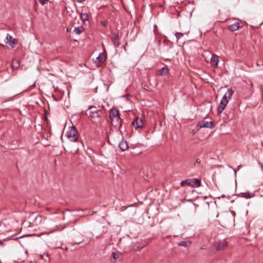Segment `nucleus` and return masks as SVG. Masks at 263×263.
I'll use <instances>...</instances> for the list:
<instances>
[{
  "label": "nucleus",
  "mask_w": 263,
  "mask_h": 263,
  "mask_svg": "<svg viewBox=\"0 0 263 263\" xmlns=\"http://www.w3.org/2000/svg\"><path fill=\"white\" fill-rule=\"evenodd\" d=\"M236 213L234 211L222 212L218 213L216 217L219 218V223L223 227L233 224L234 222Z\"/></svg>",
  "instance_id": "nucleus-1"
},
{
  "label": "nucleus",
  "mask_w": 263,
  "mask_h": 263,
  "mask_svg": "<svg viewBox=\"0 0 263 263\" xmlns=\"http://www.w3.org/2000/svg\"><path fill=\"white\" fill-rule=\"evenodd\" d=\"M234 91L232 89H228L227 91L223 96L220 104L217 108V113L218 114H221L222 111L225 109L227 104L229 102L230 99H231L232 96L234 93Z\"/></svg>",
  "instance_id": "nucleus-2"
},
{
  "label": "nucleus",
  "mask_w": 263,
  "mask_h": 263,
  "mask_svg": "<svg viewBox=\"0 0 263 263\" xmlns=\"http://www.w3.org/2000/svg\"><path fill=\"white\" fill-rule=\"evenodd\" d=\"M86 115L90 118L93 122L101 123L103 120L102 117L104 114V111L103 109L97 111L96 112H89V110H86Z\"/></svg>",
  "instance_id": "nucleus-3"
},
{
  "label": "nucleus",
  "mask_w": 263,
  "mask_h": 263,
  "mask_svg": "<svg viewBox=\"0 0 263 263\" xmlns=\"http://www.w3.org/2000/svg\"><path fill=\"white\" fill-rule=\"evenodd\" d=\"M66 135L71 141L78 142L81 145H83L82 141L79 140V133L74 126L69 127V130L66 133Z\"/></svg>",
  "instance_id": "nucleus-4"
},
{
  "label": "nucleus",
  "mask_w": 263,
  "mask_h": 263,
  "mask_svg": "<svg viewBox=\"0 0 263 263\" xmlns=\"http://www.w3.org/2000/svg\"><path fill=\"white\" fill-rule=\"evenodd\" d=\"M201 180L197 178L187 179L182 181L180 183L182 186L188 185L193 187H199L201 186Z\"/></svg>",
  "instance_id": "nucleus-5"
},
{
  "label": "nucleus",
  "mask_w": 263,
  "mask_h": 263,
  "mask_svg": "<svg viewBox=\"0 0 263 263\" xmlns=\"http://www.w3.org/2000/svg\"><path fill=\"white\" fill-rule=\"evenodd\" d=\"M110 38L114 45L118 47L120 45L119 33L118 32H112Z\"/></svg>",
  "instance_id": "nucleus-6"
},
{
  "label": "nucleus",
  "mask_w": 263,
  "mask_h": 263,
  "mask_svg": "<svg viewBox=\"0 0 263 263\" xmlns=\"http://www.w3.org/2000/svg\"><path fill=\"white\" fill-rule=\"evenodd\" d=\"M197 126L199 127V128L206 127L212 129L215 127V124L212 121L209 122L205 120H202L198 123Z\"/></svg>",
  "instance_id": "nucleus-7"
},
{
  "label": "nucleus",
  "mask_w": 263,
  "mask_h": 263,
  "mask_svg": "<svg viewBox=\"0 0 263 263\" xmlns=\"http://www.w3.org/2000/svg\"><path fill=\"white\" fill-rule=\"evenodd\" d=\"M228 246V242L225 240L215 242L214 243V247H215L216 251L214 252L215 253L217 251L222 250L226 248Z\"/></svg>",
  "instance_id": "nucleus-8"
},
{
  "label": "nucleus",
  "mask_w": 263,
  "mask_h": 263,
  "mask_svg": "<svg viewBox=\"0 0 263 263\" xmlns=\"http://www.w3.org/2000/svg\"><path fill=\"white\" fill-rule=\"evenodd\" d=\"M5 42L6 44H8L12 48L15 47L17 43V40L13 39L12 36L8 33L7 34L5 38Z\"/></svg>",
  "instance_id": "nucleus-9"
},
{
  "label": "nucleus",
  "mask_w": 263,
  "mask_h": 263,
  "mask_svg": "<svg viewBox=\"0 0 263 263\" xmlns=\"http://www.w3.org/2000/svg\"><path fill=\"white\" fill-rule=\"evenodd\" d=\"M112 126L116 127L118 126L119 129L121 130L122 126L123 120L120 117V116L110 119Z\"/></svg>",
  "instance_id": "nucleus-10"
},
{
  "label": "nucleus",
  "mask_w": 263,
  "mask_h": 263,
  "mask_svg": "<svg viewBox=\"0 0 263 263\" xmlns=\"http://www.w3.org/2000/svg\"><path fill=\"white\" fill-rule=\"evenodd\" d=\"M243 23L242 22H235L229 26L228 28L231 31H235L242 27Z\"/></svg>",
  "instance_id": "nucleus-11"
},
{
  "label": "nucleus",
  "mask_w": 263,
  "mask_h": 263,
  "mask_svg": "<svg viewBox=\"0 0 263 263\" xmlns=\"http://www.w3.org/2000/svg\"><path fill=\"white\" fill-rule=\"evenodd\" d=\"M106 55L103 52H101L99 53L98 56L96 58V61L95 62L97 63V65L98 66L102 65L106 60Z\"/></svg>",
  "instance_id": "nucleus-12"
},
{
  "label": "nucleus",
  "mask_w": 263,
  "mask_h": 263,
  "mask_svg": "<svg viewBox=\"0 0 263 263\" xmlns=\"http://www.w3.org/2000/svg\"><path fill=\"white\" fill-rule=\"evenodd\" d=\"M132 125L136 129H137L143 127V123L141 119L137 118L132 122Z\"/></svg>",
  "instance_id": "nucleus-13"
},
{
  "label": "nucleus",
  "mask_w": 263,
  "mask_h": 263,
  "mask_svg": "<svg viewBox=\"0 0 263 263\" xmlns=\"http://www.w3.org/2000/svg\"><path fill=\"white\" fill-rule=\"evenodd\" d=\"M120 116L119 111L114 108H112L109 110V118L110 119H114V118Z\"/></svg>",
  "instance_id": "nucleus-14"
},
{
  "label": "nucleus",
  "mask_w": 263,
  "mask_h": 263,
  "mask_svg": "<svg viewBox=\"0 0 263 263\" xmlns=\"http://www.w3.org/2000/svg\"><path fill=\"white\" fill-rule=\"evenodd\" d=\"M219 62L218 57L216 54H213L211 58V64L214 67H217Z\"/></svg>",
  "instance_id": "nucleus-15"
},
{
  "label": "nucleus",
  "mask_w": 263,
  "mask_h": 263,
  "mask_svg": "<svg viewBox=\"0 0 263 263\" xmlns=\"http://www.w3.org/2000/svg\"><path fill=\"white\" fill-rule=\"evenodd\" d=\"M119 146L122 151H125L128 148L127 142L125 140H122L119 144Z\"/></svg>",
  "instance_id": "nucleus-16"
},
{
  "label": "nucleus",
  "mask_w": 263,
  "mask_h": 263,
  "mask_svg": "<svg viewBox=\"0 0 263 263\" xmlns=\"http://www.w3.org/2000/svg\"><path fill=\"white\" fill-rule=\"evenodd\" d=\"M168 71V68L167 67H164L157 71V74L159 76H166Z\"/></svg>",
  "instance_id": "nucleus-17"
},
{
  "label": "nucleus",
  "mask_w": 263,
  "mask_h": 263,
  "mask_svg": "<svg viewBox=\"0 0 263 263\" xmlns=\"http://www.w3.org/2000/svg\"><path fill=\"white\" fill-rule=\"evenodd\" d=\"M84 31V28L82 26H80L77 27H75L74 30H73V32L76 34L79 35Z\"/></svg>",
  "instance_id": "nucleus-18"
},
{
  "label": "nucleus",
  "mask_w": 263,
  "mask_h": 263,
  "mask_svg": "<svg viewBox=\"0 0 263 263\" xmlns=\"http://www.w3.org/2000/svg\"><path fill=\"white\" fill-rule=\"evenodd\" d=\"M80 17L84 24H86V22L89 20V16L87 13H81Z\"/></svg>",
  "instance_id": "nucleus-19"
},
{
  "label": "nucleus",
  "mask_w": 263,
  "mask_h": 263,
  "mask_svg": "<svg viewBox=\"0 0 263 263\" xmlns=\"http://www.w3.org/2000/svg\"><path fill=\"white\" fill-rule=\"evenodd\" d=\"M20 62L18 60L14 59L12 61V67L13 69H17L20 67Z\"/></svg>",
  "instance_id": "nucleus-20"
},
{
  "label": "nucleus",
  "mask_w": 263,
  "mask_h": 263,
  "mask_svg": "<svg viewBox=\"0 0 263 263\" xmlns=\"http://www.w3.org/2000/svg\"><path fill=\"white\" fill-rule=\"evenodd\" d=\"M101 109H99L97 108L96 106H90L86 110H89V112H97Z\"/></svg>",
  "instance_id": "nucleus-21"
},
{
  "label": "nucleus",
  "mask_w": 263,
  "mask_h": 263,
  "mask_svg": "<svg viewBox=\"0 0 263 263\" xmlns=\"http://www.w3.org/2000/svg\"><path fill=\"white\" fill-rule=\"evenodd\" d=\"M178 245L180 246L186 247L187 246V242L185 241H181L178 243Z\"/></svg>",
  "instance_id": "nucleus-22"
},
{
  "label": "nucleus",
  "mask_w": 263,
  "mask_h": 263,
  "mask_svg": "<svg viewBox=\"0 0 263 263\" xmlns=\"http://www.w3.org/2000/svg\"><path fill=\"white\" fill-rule=\"evenodd\" d=\"M111 257L116 260L119 257V255L116 252H112Z\"/></svg>",
  "instance_id": "nucleus-23"
},
{
  "label": "nucleus",
  "mask_w": 263,
  "mask_h": 263,
  "mask_svg": "<svg viewBox=\"0 0 263 263\" xmlns=\"http://www.w3.org/2000/svg\"><path fill=\"white\" fill-rule=\"evenodd\" d=\"M48 0H39V2L42 5H44L47 3Z\"/></svg>",
  "instance_id": "nucleus-24"
},
{
  "label": "nucleus",
  "mask_w": 263,
  "mask_h": 263,
  "mask_svg": "<svg viewBox=\"0 0 263 263\" xmlns=\"http://www.w3.org/2000/svg\"><path fill=\"white\" fill-rule=\"evenodd\" d=\"M175 36L178 39L180 36H183V34L182 33L177 32L175 34Z\"/></svg>",
  "instance_id": "nucleus-25"
},
{
  "label": "nucleus",
  "mask_w": 263,
  "mask_h": 263,
  "mask_svg": "<svg viewBox=\"0 0 263 263\" xmlns=\"http://www.w3.org/2000/svg\"><path fill=\"white\" fill-rule=\"evenodd\" d=\"M143 248V247H138L137 248L135 249V251H140Z\"/></svg>",
  "instance_id": "nucleus-26"
},
{
  "label": "nucleus",
  "mask_w": 263,
  "mask_h": 263,
  "mask_svg": "<svg viewBox=\"0 0 263 263\" xmlns=\"http://www.w3.org/2000/svg\"><path fill=\"white\" fill-rule=\"evenodd\" d=\"M101 24L103 26H105L106 25V22L105 21H101Z\"/></svg>",
  "instance_id": "nucleus-27"
},
{
  "label": "nucleus",
  "mask_w": 263,
  "mask_h": 263,
  "mask_svg": "<svg viewBox=\"0 0 263 263\" xmlns=\"http://www.w3.org/2000/svg\"><path fill=\"white\" fill-rule=\"evenodd\" d=\"M77 14V12H76L75 14H74L73 15H72V14H70V15L72 17H73V18H76L77 17V15H76Z\"/></svg>",
  "instance_id": "nucleus-28"
},
{
  "label": "nucleus",
  "mask_w": 263,
  "mask_h": 263,
  "mask_svg": "<svg viewBox=\"0 0 263 263\" xmlns=\"http://www.w3.org/2000/svg\"><path fill=\"white\" fill-rule=\"evenodd\" d=\"M201 162L199 158H197L196 160V162L198 163H200Z\"/></svg>",
  "instance_id": "nucleus-29"
},
{
  "label": "nucleus",
  "mask_w": 263,
  "mask_h": 263,
  "mask_svg": "<svg viewBox=\"0 0 263 263\" xmlns=\"http://www.w3.org/2000/svg\"><path fill=\"white\" fill-rule=\"evenodd\" d=\"M0 246H4V241L0 240Z\"/></svg>",
  "instance_id": "nucleus-30"
},
{
  "label": "nucleus",
  "mask_w": 263,
  "mask_h": 263,
  "mask_svg": "<svg viewBox=\"0 0 263 263\" xmlns=\"http://www.w3.org/2000/svg\"><path fill=\"white\" fill-rule=\"evenodd\" d=\"M52 97L53 98L54 100L56 101H57V98L55 97L54 95H52Z\"/></svg>",
  "instance_id": "nucleus-31"
},
{
  "label": "nucleus",
  "mask_w": 263,
  "mask_h": 263,
  "mask_svg": "<svg viewBox=\"0 0 263 263\" xmlns=\"http://www.w3.org/2000/svg\"><path fill=\"white\" fill-rule=\"evenodd\" d=\"M127 43H126L125 45H124V46H123L125 50L126 49V46L127 45Z\"/></svg>",
  "instance_id": "nucleus-32"
},
{
  "label": "nucleus",
  "mask_w": 263,
  "mask_h": 263,
  "mask_svg": "<svg viewBox=\"0 0 263 263\" xmlns=\"http://www.w3.org/2000/svg\"><path fill=\"white\" fill-rule=\"evenodd\" d=\"M200 249H205V246H202Z\"/></svg>",
  "instance_id": "nucleus-33"
},
{
  "label": "nucleus",
  "mask_w": 263,
  "mask_h": 263,
  "mask_svg": "<svg viewBox=\"0 0 263 263\" xmlns=\"http://www.w3.org/2000/svg\"><path fill=\"white\" fill-rule=\"evenodd\" d=\"M78 2H79V3H82V1H78Z\"/></svg>",
  "instance_id": "nucleus-34"
},
{
  "label": "nucleus",
  "mask_w": 263,
  "mask_h": 263,
  "mask_svg": "<svg viewBox=\"0 0 263 263\" xmlns=\"http://www.w3.org/2000/svg\"><path fill=\"white\" fill-rule=\"evenodd\" d=\"M234 172H235V174H236V170H234Z\"/></svg>",
  "instance_id": "nucleus-35"
},
{
  "label": "nucleus",
  "mask_w": 263,
  "mask_h": 263,
  "mask_svg": "<svg viewBox=\"0 0 263 263\" xmlns=\"http://www.w3.org/2000/svg\"><path fill=\"white\" fill-rule=\"evenodd\" d=\"M262 24H263V22H262V23H261L260 24V25H262Z\"/></svg>",
  "instance_id": "nucleus-36"
}]
</instances>
